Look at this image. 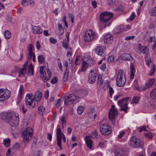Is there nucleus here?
<instances>
[{
  "label": "nucleus",
  "mask_w": 156,
  "mask_h": 156,
  "mask_svg": "<svg viewBox=\"0 0 156 156\" xmlns=\"http://www.w3.org/2000/svg\"><path fill=\"white\" fill-rule=\"evenodd\" d=\"M130 78L133 79L134 78L135 72L134 67L133 64H130Z\"/></svg>",
  "instance_id": "obj_24"
},
{
  "label": "nucleus",
  "mask_w": 156,
  "mask_h": 156,
  "mask_svg": "<svg viewBox=\"0 0 156 156\" xmlns=\"http://www.w3.org/2000/svg\"><path fill=\"white\" fill-rule=\"evenodd\" d=\"M106 68V64L105 63H103L100 67V69L102 70H105Z\"/></svg>",
  "instance_id": "obj_61"
},
{
  "label": "nucleus",
  "mask_w": 156,
  "mask_h": 156,
  "mask_svg": "<svg viewBox=\"0 0 156 156\" xmlns=\"http://www.w3.org/2000/svg\"><path fill=\"white\" fill-rule=\"evenodd\" d=\"M69 75V70L68 69H66L65 73L63 76V80L64 81H66L68 79Z\"/></svg>",
  "instance_id": "obj_39"
},
{
  "label": "nucleus",
  "mask_w": 156,
  "mask_h": 156,
  "mask_svg": "<svg viewBox=\"0 0 156 156\" xmlns=\"http://www.w3.org/2000/svg\"><path fill=\"white\" fill-rule=\"evenodd\" d=\"M97 75L96 69H93L91 70L88 77V81L90 83H93L95 82Z\"/></svg>",
  "instance_id": "obj_15"
},
{
  "label": "nucleus",
  "mask_w": 156,
  "mask_h": 156,
  "mask_svg": "<svg viewBox=\"0 0 156 156\" xmlns=\"http://www.w3.org/2000/svg\"><path fill=\"white\" fill-rule=\"evenodd\" d=\"M112 16L113 14L111 12H104L101 13L100 16L99 20L105 28L106 27L107 24L104 23L111 19Z\"/></svg>",
  "instance_id": "obj_5"
},
{
  "label": "nucleus",
  "mask_w": 156,
  "mask_h": 156,
  "mask_svg": "<svg viewBox=\"0 0 156 156\" xmlns=\"http://www.w3.org/2000/svg\"><path fill=\"white\" fill-rule=\"evenodd\" d=\"M125 135V132L124 131H122L118 136V137L119 138H121Z\"/></svg>",
  "instance_id": "obj_56"
},
{
  "label": "nucleus",
  "mask_w": 156,
  "mask_h": 156,
  "mask_svg": "<svg viewBox=\"0 0 156 156\" xmlns=\"http://www.w3.org/2000/svg\"><path fill=\"white\" fill-rule=\"evenodd\" d=\"M45 59L44 56L42 55H39L38 57V60L40 63H43Z\"/></svg>",
  "instance_id": "obj_36"
},
{
  "label": "nucleus",
  "mask_w": 156,
  "mask_h": 156,
  "mask_svg": "<svg viewBox=\"0 0 156 156\" xmlns=\"http://www.w3.org/2000/svg\"><path fill=\"white\" fill-rule=\"evenodd\" d=\"M43 67L41 66L40 68L39 72L41 75H42L41 78L43 81L46 83L48 80H50L51 76L50 71L48 69H46L48 76H47L46 73L43 70Z\"/></svg>",
  "instance_id": "obj_12"
},
{
  "label": "nucleus",
  "mask_w": 156,
  "mask_h": 156,
  "mask_svg": "<svg viewBox=\"0 0 156 156\" xmlns=\"http://www.w3.org/2000/svg\"><path fill=\"white\" fill-rule=\"evenodd\" d=\"M62 139V138H57V145L61 149H62V147L61 146Z\"/></svg>",
  "instance_id": "obj_44"
},
{
  "label": "nucleus",
  "mask_w": 156,
  "mask_h": 156,
  "mask_svg": "<svg viewBox=\"0 0 156 156\" xmlns=\"http://www.w3.org/2000/svg\"><path fill=\"white\" fill-rule=\"evenodd\" d=\"M100 130L103 135H108L112 132V129L109 125L105 123L101 124L100 126Z\"/></svg>",
  "instance_id": "obj_8"
},
{
  "label": "nucleus",
  "mask_w": 156,
  "mask_h": 156,
  "mask_svg": "<svg viewBox=\"0 0 156 156\" xmlns=\"http://www.w3.org/2000/svg\"><path fill=\"white\" fill-rule=\"evenodd\" d=\"M115 156H126L122 150H117L115 153Z\"/></svg>",
  "instance_id": "obj_29"
},
{
  "label": "nucleus",
  "mask_w": 156,
  "mask_h": 156,
  "mask_svg": "<svg viewBox=\"0 0 156 156\" xmlns=\"http://www.w3.org/2000/svg\"><path fill=\"white\" fill-rule=\"evenodd\" d=\"M50 42L52 44H55L57 42V40L56 39L54 38H51L50 39Z\"/></svg>",
  "instance_id": "obj_57"
},
{
  "label": "nucleus",
  "mask_w": 156,
  "mask_h": 156,
  "mask_svg": "<svg viewBox=\"0 0 156 156\" xmlns=\"http://www.w3.org/2000/svg\"><path fill=\"white\" fill-rule=\"evenodd\" d=\"M140 98V97L138 96L133 97L132 99V101L131 102V103H134L135 104L138 103Z\"/></svg>",
  "instance_id": "obj_31"
},
{
  "label": "nucleus",
  "mask_w": 156,
  "mask_h": 156,
  "mask_svg": "<svg viewBox=\"0 0 156 156\" xmlns=\"http://www.w3.org/2000/svg\"><path fill=\"white\" fill-rule=\"evenodd\" d=\"M109 91L111 98L112 97V94L114 93V90L113 88L110 86L109 87Z\"/></svg>",
  "instance_id": "obj_51"
},
{
  "label": "nucleus",
  "mask_w": 156,
  "mask_h": 156,
  "mask_svg": "<svg viewBox=\"0 0 156 156\" xmlns=\"http://www.w3.org/2000/svg\"><path fill=\"white\" fill-rule=\"evenodd\" d=\"M29 52L28 54L26 55L27 61H28L31 59L34 53L33 52V49L32 45L31 44L29 45L28 47Z\"/></svg>",
  "instance_id": "obj_20"
},
{
  "label": "nucleus",
  "mask_w": 156,
  "mask_h": 156,
  "mask_svg": "<svg viewBox=\"0 0 156 156\" xmlns=\"http://www.w3.org/2000/svg\"><path fill=\"white\" fill-rule=\"evenodd\" d=\"M39 112L40 115H43L45 113V109L42 106H40L38 108Z\"/></svg>",
  "instance_id": "obj_35"
},
{
  "label": "nucleus",
  "mask_w": 156,
  "mask_h": 156,
  "mask_svg": "<svg viewBox=\"0 0 156 156\" xmlns=\"http://www.w3.org/2000/svg\"><path fill=\"white\" fill-rule=\"evenodd\" d=\"M28 71L29 75H30V76L33 75L34 69L31 64L29 65Z\"/></svg>",
  "instance_id": "obj_27"
},
{
  "label": "nucleus",
  "mask_w": 156,
  "mask_h": 156,
  "mask_svg": "<svg viewBox=\"0 0 156 156\" xmlns=\"http://www.w3.org/2000/svg\"><path fill=\"white\" fill-rule=\"evenodd\" d=\"M21 4L23 6L26 7L28 5V1L27 0H22Z\"/></svg>",
  "instance_id": "obj_45"
},
{
  "label": "nucleus",
  "mask_w": 156,
  "mask_h": 156,
  "mask_svg": "<svg viewBox=\"0 0 156 156\" xmlns=\"http://www.w3.org/2000/svg\"><path fill=\"white\" fill-rule=\"evenodd\" d=\"M118 111L114 105H112L110 109L108 115L109 119L112 123L114 125L115 122V117L118 114Z\"/></svg>",
  "instance_id": "obj_11"
},
{
  "label": "nucleus",
  "mask_w": 156,
  "mask_h": 156,
  "mask_svg": "<svg viewBox=\"0 0 156 156\" xmlns=\"http://www.w3.org/2000/svg\"><path fill=\"white\" fill-rule=\"evenodd\" d=\"M2 119H5V121L9 125L16 127L19 122V115L12 112H4L1 113Z\"/></svg>",
  "instance_id": "obj_1"
},
{
  "label": "nucleus",
  "mask_w": 156,
  "mask_h": 156,
  "mask_svg": "<svg viewBox=\"0 0 156 156\" xmlns=\"http://www.w3.org/2000/svg\"><path fill=\"white\" fill-rule=\"evenodd\" d=\"M60 102H61V100L60 99H58L56 103L55 104V106L56 107H58L60 105Z\"/></svg>",
  "instance_id": "obj_63"
},
{
  "label": "nucleus",
  "mask_w": 156,
  "mask_h": 156,
  "mask_svg": "<svg viewBox=\"0 0 156 156\" xmlns=\"http://www.w3.org/2000/svg\"><path fill=\"white\" fill-rule=\"evenodd\" d=\"M103 80H102L101 76V75H98V83L100 85H102L103 83Z\"/></svg>",
  "instance_id": "obj_46"
},
{
  "label": "nucleus",
  "mask_w": 156,
  "mask_h": 156,
  "mask_svg": "<svg viewBox=\"0 0 156 156\" xmlns=\"http://www.w3.org/2000/svg\"><path fill=\"white\" fill-rule=\"evenodd\" d=\"M121 58L123 60L131 61L133 58L131 55L129 53L122 54L121 56Z\"/></svg>",
  "instance_id": "obj_21"
},
{
  "label": "nucleus",
  "mask_w": 156,
  "mask_h": 156,
  "mask_svg": "<svg viewBox=\"0 0 156 156\" xmlns=\"http://www.w3.org/2000/svg\"><path fill=\"white\" fill-rule=\"evenodd\" d=\"M118 31L116 32L117 34H119L120 32L126 30L125 27L122 25H120L119 27H118Z\"/></svg>",
  "instance_id": "obj_32"
},
{
  "label": "nucleus",
  "mask_w": 156,
  "mask_h": 156,
  "mask_svg": "<svg viewBox=\"0 0 156 156\" xmlns=\"http://www.w3.org/2000/svg\"><path fill=\"white\" fill-rule=\"evenodd\" d=\"M130 101V98L127 97L123 98L122 99L119 100L118 101V105L121 107L120 110L122 111H124L126 112H127V109L128 108L127 104L128 102Z\"/></svg>",
  "instance_id": "obj_7"
},
{
  "label": "nucleus",
  "mask_w": 156,
  "mask_h": 156,
  "mask_svg": "<svg viewBox=\"0 0 156 156\" xmlns=\"http://www.w3.org/2000/svg\"><path fill=\"white\" fill-rule=\"evenodd\" d=\"M146 62L148 66L150 67L151 66V68L150 72L149 75L150 76H152L154 74L155 70V66L152 63L150 59L146 60Z\"/></svg>",
  "instance_id": "obj_19"
},
{
  "label": "nucleus",
  "mask_w": 156,
  "mask_h": 156,
  "mask_svg": "<svg viewBox=\"0 0 156 156\" xmlns=\"http://www.w3.org/2000/svg\"><path fill=\"white\" fill-rule=\"evenodd\" d=\"M92 4L94 8H95L97 7V3L95 1H92Z\"/></svg>",
  "instance_id": "obj_64"
},
{
  "label": "nucleus",
  "mask_w": 156,
  "mask_h": 156,
  "mask_svg": "<svg viewBox=\"0 0 156 156\" xmlns=\"http://www.w3.org/2000/svg\"><path fill=\"white\" fill-rule=\"evenodd\" d=\"M58 78L56 77H55L51 81V83L52 84H55L58 82Z\"/></svg>",
  "instance_id": "obj_53"
},
{
  "label": "nucleus",
  "mask_w": 156,
  "mask_h": 156,
  "mask_svg": "<svg viewBox=\"0 0 156 156\" xmlns=\"http://www.w3.org/2000/svg\"><path fill=\"white\" fill-rule=\"evenodd\" d=\"M97 135V131L96 130L93 132L91 136H86L85 137V140L87 147L90 149L92 148L93 141L91 140V137L94 138H96Z\"/></svg>",
  "instance_id": "obj_9"
},
{
  "label": "nucleus",
  "mask_w": 156,
  "mask_h": 156,
  "mask_svg": "<svg viewBox=\"0 0 156 156\" xmlns=\"http://www.w3.org/2000/svg\"><path fill=\"white\" fill-rule=\"evenodd\" d=\"M126 82V77L124 72L119 69L117 74L116 83L117 85L119 87H122Z\"/></svg>",
  "instance_id": "obj_4"
},
{
  "label": "nucleus",
  "mask_w": 156,
  "mask_h": 156,
  "mask_svg": "<svg viewBox=\"0 0 156 156\" xmlns=\"http://www.w3.org/2000/svg\"><path fill=\"white\" fill-rule=\"evenodd\" d=\"M105 48L103 46H100L98 48V55L100 56H105Z\"/></svg>",
  "instance_id": "obj_23"
},
{
  "label": "nucleus",
  "mask_w": 156,
  "mask_h": 156,
  "mask_svg": "<svg viewBox=\"0 0 156 156\" xmlns=\"http://www.w3.org/2000/svg\"><path fill=\"white\" fill-rule=\"evenodd\" d=\"M42 97V94L39 91L36 92L34 97L31 94H27L25 98V102L28 108L32 109L35 107V103L33 101L34 99L37 101H39Z\"/></svg>",
  "instance_id": "obj_2"
},
{
  "label": "nucleus",
  "mask_w": 156,
  "mask_h": 156,
  "mask_svg": "<svg viewBox=\"0 0 156 156\" xmlns=\"http://www.w3.org/2000/svg\"><path fill=\"white\" fill-rule=\"evenodd\" d=\"M146 127L145 126L140 127L138 129V130L140 132H142L143 131H147L146 129Z\"/></svg>",
  "instance_id": "obj_50"
},
{
  "label": "nucleus",
  "mask_w": 156,
  "mask_h": 156,
  "mask_svg": "<svg viewBox=\"0 0 156 156\" xmlns=\"http://www.w3.org/2000/svg\"><path fill=\"white\" fill-rule=\"evenodd\" d=\"M33 130L30 127L27 128L22 133V136L23 138V142L24 143L28 142L29 141V137L32 136Z\"/></svg>",
  "instance_id": "obj_10"
},
{
  "label": "nucleus",
  "mask_w": 156,
  "mask_h": 156,
  "mask_svg": "<svg viewBox=\"0 0 156 156\" xmlns=\"http://www.w3.org/2000/svg\"><path fill=\"white\" fill-rule=\"evenodd\" d=\"M56 135L57 138H62L61 131L60 128H58L57 129Z\"/></svg>",
  "instance_id": "obj_43"
},
{
  "label": "nucleus",
  "mask_w": 156,
  "mask_h": 156,
  "mask_svg": "<svg viewBox=\"0 0 156 156\" xmlns=\"http://www.w3.org/2000/svg\"><path fill=\"white\" fill-rule=\"evenodd\" d=\"M95 111V108L92 107L89 108L87 111L89 116L90 117L93 116L92 114Z\"/></svg>",
  "instance_id": "obj_33"
},
{
  "label": "nucleus",
  "mask_w": 156,
  "mask_h": 156,
  "mask_svg": "<svg viewBox=\"0 0 156 156\" xmlns=\"http://www.w3.org/2000/svg\"><path fill=\"white\" fill-rule=\"evenodd\" d=\"M69 48L70 50L69 51L67 52V56L68 57H70L72 55V50L71 48Z\"/></svg>",
  "instance_id": "obj_55"
},
{
  "label": "nucleus",
  "mask_w": 156,
  "mask_h": 156,
  "mask_svg": "<svg viewBox=\"0 0 156 156\" xmlns=\"http://www.w3.org/2000/svg\"><path fill=\"white\" fill-rule=\"evenodd\" d=\"M145 136L147 138L151 139L152 138V134L151 133L148 132L145 133Z\"/></svg>",
  "instance_id": "obj_47"
},
{
  "label": "nucleus",
  "mask_w": 156,
  "mask_h": 156,
  "mask_svg": "<svg viewBox=\"0 0 156 156\" xmlns=\"http://www.w3.org/2000/svg\"><path fill=\"white\" fill-rule=\"evenodd\" d=\"M114 55H112L110 56H109L108 57V62L109 63L112 62L114 60Z\"/></svg>",
  "instance_id": "obj_49"
},
{
  "label": "nucleus",
  "mask_w": 156,
  "mask_h": 156,
  "mask_svg": "<svg viewBox=\"0 0 156 156\" xmlns=\"http://www.w3.org/2000/svg\"><path fill=\"white\" fill-rule=\"evenodd\" d=\"M80 58V57L79 56H78L76 57V58L75 60V63L76 65H78L80 64L79 61Z\"/></svg>",
  "instance_id": "obj_54"
},
{
  "label": "nucleus",
  "mask_w": 156,
  "mask_h": 156,
  "mask_svg": "<svg viewBox=\"0 0 156 156\" xmlns=\"http://www.w3.org/2000/svg\"><path fill=\"white\" fill-rule=\"evenodd\" d=\"M135 37V36L133 35L129 36L127 37H126L125 38V39L126 40L128 41L130 40L131 39H133Z\"/></svg>",
  "instance_id": "obj_60"
},
{
  "label": "nucleus",
  "mask_w": 156,
  "mask_h": 156,
  "mask_svg": "<svg viewBox=\"0 0 156 156\" xmlns=\"http://www.w3.org/2000/svg\"><path fill=\"white\" fill-rule=\"evenodd\" d=\"M151 16H156V7H154L149 11Z\"/></svg>",
  "instance_id": "obj_34"
},
{
  "label": "nucleus",
  "mask_w": 156,
  "mask_h": 156,
  "mask_svg": "<svg viewBox=\"0 0 156 156\" xmlns=\"http://www.w3.org/2000/svg\"><path fill=\"white\" fill-rule=\"evenodd\" d=\"M23 92V86L22 85H20V88L19 90V93L18 95V99H20L22 98V94Z\"/></svg>",
  "instance_id": "obj_25"
},
{
  "label": "nucleus",
  "mask_w": 156,
  "mask_h": 156,
  "mask_svg": "<svg viewBox=\"0 0 156 156\" xmlns=\"http://www.w3.org/2000/svg\"><path fill=\"white\" fill-rule=\"evenodd\" d=\"M131 144L135 147H137L140 145V141L139 139L134 136L131 139Z\"/></svg>",
  "instance_id": "obj_17"
},
{
  "label": "nucleus",
  "mask_w": 156,
  "mask_h": 156,
  "mask_svg": "<svg viewBox=\"0 0 156 156\" xmlns=\"http://www.w3.org/2000/svg\"><path fill=\"white\" fill-rule=\"evenodd\" d=\"M148 49L147 47L145 46L142 47L140 48V52L147 55L148 54Z\"/></svg>",
  "instance_id": "obj_28"
},
{
  "label": "nucleus",
  "mask_w": 156,
  "mask_h": 156,
  "mask_svg": "<svg viewBox=\"0 0 156 156\" xmlns=\"http://www.w3.org/2000/svg\"><path fill=\"white\" fill-rule=\"evenodd\" d=\"M84 107L83 106L80 105L79 106L77 109L78 114L80 115L84 111Z\"/></svg>",
  "instance_id": "obj_37"
},
{
  "label": "nucleus",
  "mask_w": 156,
  "mask_h": 156,
  "mask_svg": "<svg viewBox=\"0 0 156 156\" xmlns=\"http://www.w3.org/2000/svg\"><path fill=\"white\" fill-rule=\"evenodd\" d=\"M13 147L14 149H17L20 148V145L19 143H16L13 144Z\"/></svg>",
  "instance_id": "obj_52"
},
{
  "label": "nucleus",
  "mask_w": 156,
  "mask_h": 156,
  "mask_svg": "<svg viewBox=\"0 0 156 156\" xmlns=\"http://www.w3.org/2000/svg\"><path fill=\"white\" fill-rule=\"evenodd\" d=\"M68 42L67 40L65 39L64 40L62 44L63 47L65 49H67L68 48V44L67 42Z\"/></svg>",
  "instance_id": "obj_48"
},
{
  "label": "nucleus",
  "mask_w": 156,
  "mask_h": 156,
  "mask_svg": "<svg viewBox=\"0 0 156 156\" xmlns=\"http://www.w3.org/2000/svg\"><path fill=\"white\" fill-rule=\"evenodd\" d=\"M58 29L59 31V34L62 35L64 33V30L62 29V26L60 24H58Z\"/></svg>",
  "instance_id": "obj_40"
},
{
  "label": "nucleus",
  "mask_w": 156,
  "mask_h": 156,
  "mask_svg": "<svg viewBox=\"0 0 156 156\" xmlns=\"http://www.w3.org/2000/svg\"><path fill=\"white\" fill-rule=\"evenodd\" d=\"M113 41V36L110 34H107L104 37V42L105 44H111Z\"/></svg>",
  "instance_id": "obj_18"
},
{
  "label": "nucleus",
  "mask_w": 156,
  "mask_h": 156,
  "mask_svg": "<svg viewBox=\"0 0 156 156\" xmlns=\"http://www.w3.org/2000/svg\"><path fill=\"white\" fill-rule=\"evenodd\" d=\"M10 91L8 90H3V89L0 90V101H3L7 99L10 97Z\"/></svg>",
  "instance_id": "obj_14"
},
{
  "label": "nucleus",
  "mask_w": 156,
  "mask_h": 156,
  "mask_svg": "<svg viewBox=\"0 0 156 156\" xmlns=\"http://www.w3.org/2000/svg\"><path fill=\"white\" fill-rule=\"evenodd\" d=\"M61 121L62 123V126L63 128H64V127L66 125V121L65 116H62V118Z\"/></svg>",
  "instance_id": "obj_42"
},
{
  "label": "nucleus",
  "mask_w": 156,
  "mask_h": 156,
  "mask_svg": "<svg viewBox=\"0 0 156 156\" xmlns=\"http://www.w3.org/2000/svg\"><path fill=\"white\" fill-rule=\"evenodd\" d=\"M135 15L134 14L133 12L132 14L129 17V19L130 20H133L135 16Z\"/></svg>",
  "instance_id": "obj_58"
},
{
  "label": "nucleus",
  "mask_w": 156,
  "mask_h": 156,
  "mask_svg": "<svg viewBox=\"0 0 156 156\" xmlns=\"http://www.w3.org/2000/svg\"><path fill=\"white\" fill-rule=\"evenodd\" d=\"M32 30L34 34H40L43 32V30L38 26H34L32 27Z\"/></svg>",
  "instance_id": "obj_22"
},
{
  "label": "nucleus",
  "mask_w": 156,
  "mask_h": 156,
  "mask_svg": "<svg viewBox=\"0 0 156 156\" xmlns=\"http://www.w3.org/2000/svg\"><path fill=\"white\" fill-rule=\"evenodd\" d=\"M4 36L5 38L7 39H8L10 37L11 34L9 31L7 30L4 33Z\"/></svg>",
  "instance_id": "obj_41"
},
{
  "label": "nucleus",
  "mask_w": 156,
  "mask_h": 156,
  "mask_svg": "<svg viewBox=\"0 0 156 156\" xmlns=\"http://www.w3.org/2000/svg\"><path fill=\"white\" fill-rule=\"evenodd\" d=\"M150 96L152 99H156V88L152 89L150 91Z\"/></svg>",
  "instance_id": "obj_26"
},
{
  "label": "nucleus",
  "mask_w": 156,
  "mask_h": 156,
  "mask_svg": "<svg viewBox=\"0 0 156 156\" xmlns=\"http://www.w3.org/2000/svg\"><path fill=\"white\" fill-rule=\"evenodd\" d=\"M155 37L154 36L151 37L148 39V41L149 42H152L155 40Z\"/></svg>",
  "instance_id": "obj_59"
},
{
  "label": "nucleus",
  "mask_w": 156,
  "mask_h": 156,
  "mask_svg": "<svg viewBox=\"0 0 156 156\" xmlns=\"http://www.w3.org/2000/svg\"><path fill=\"white\" fill-rule=\"evenodd\" d=\"M19 76L20 77H23L26 73V69L24 67L23 68L21 69L19 72Z\"/></svg>",
  "instance_id": "obj_30"
},
{
  "label": "nucleus",
  "mask_w": 156,
  "mask_h": 156,
  "mask_svg": "<svg viewBox=\"0 0 156 156\" xmlns=\"http://www.w3.org/2000/svg\"><path fill=\"white\" fill-rule=\"evenodd\" d=\"M94 63V61L90 56L85 55L83 59L81 67L79 69L78 73L80 74L81 72L85 71L88 66H92Z\"/></svg>",
  "instance_id": "obj_3"
},
{
  "label": "nucleus",
  "mask_w": 156,
  "mask_h": 156,
  "mask_svg": "<svg viewBox=\"0 0 156 156\" xmlns=\"http://www.w3.org/2000/svg\"><path fill=\"white\" fill-rule=\"evenodd\" d=\"M155 82V80L152 78L149 80L144 86L138 87L137 89L140 91H143L147 90L152 87Z\"/></svg>",
  "instance_id": "obj_13"
},
{
  "label": "nucleus",
  "mask_w": 156,
  "mask_h": 156,
  "mask_svg": "<svg viewBox=\"0 0 156 156\" xmlns=\"http://www.w3.org/2000/svg\"><path fill=\"white\" fill-rule=\"evenodd\" d=\"M95 36L94 33L92 30H88L85 34L84 40L87 42H89L94 39Z\"/></svg>",
  "instance_id": "obj_16"
},
{
  "label": "nucleus",
  "mask_w": 156,
  "mask_h": 156,
  "mask_svg": "<svg viewBox=\"0 0 156 156\" xmlns=\"http://www.w3.org/2000/svg\"><path fill=\"white\" fill-rule=\"evenodd\" d=\"M36 48L38 50H39L40 49V48H41V46H40V42L39 41H37L36 43Z\"/></svg>",
  "instance_id": "obj_62"
},
{
  "label": "nucleus",
  "mask_w": 156,
  "mask_h": 156,
  "mask_svg": "<svg viewBox=\"0 0 156 156\" xmlns=\"http://www.w3.org/2000/svg\"><path fill=\"white\" fill-rule=\"evenodd\" d=\"M80 100L79 97L73 94H69L65 99L64 104L66 105L76 103Z\"/></svg>",
  "instance_id": "obj_6"
},
{
  "label": "nucleus",
  "mask_w": 156,
  "mask_h": 156,
  "mask_svg": "<svg viewBox=\"0 0 156 156\" xmlns=\"http://www.w3.org/2000/svg\"><path fill=\"white\" fill-rule=\"evenodd\" d=\"M10 140L9 139H4L3 140V144L5 146L8 147L10 145Z\"/></svg>",
  "instance_id": "obj_38"
}]
</instances>
